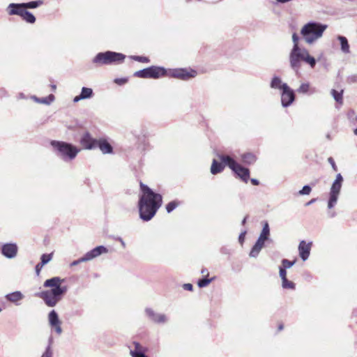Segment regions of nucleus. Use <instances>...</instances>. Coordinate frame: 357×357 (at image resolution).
Here are the masks:
<instances>
[{
    "mask_svg": "<svg viewBox=\"0 0 357 357\" xmlns=\"http://www.w3.org/2000/svg\"><path fill=\"white\" fill-rule=\"evenodd\" d=\"M44 3L43 0L31 1L26 3H17V7L26 9H34L41 6Z\"/></svg>",
    "mask_w": 357,
    "mask_h": 357,
    "instance_id": "obj_19",
    "label": "nucleus"
},
{
    "mask_svg": "<svg viewBox=\"0 0 357 357\" xmlns=\"http://www.w3.org/2000/svg\"><path fill=\"white\" fill-rule=\"evenodd\" d=\"M284 85L288 84L287 83H283L281 78L278 76H273L270 83L271 89H280L281 91L284 90Z\"/></svg>",
    "mask_w": 357,
    "mask_h": 357,
    "instance_id": "obj_21",
    "label": "nucleus"
},
{
    "mask_svg": "<svg viewBox=\"0 0 357 357\" xmlns=\"http://www.w3.org/2000/svg\"><path fill=\"white\" fill-rule=\"evenodd\" d=\"M266 241H267V239L259 236L258 239L257 240V242L264 244Z\"/></svg>",
    "mask_w": 357,
    "mask_h": 357,
    "instance_id": "obj_56",
    "label": "nucleus"
},
{
    "mask_svg": "<svg viewBox=\"0 0 357 357\" xmlns=\"http://www.w3.org/2000/svg\"><path fill=\"white\" fill-rule=\"evenodd\" d=\"M225 165H225L222 161L221 162H219L214 159L211 167V173L215 175L222 172L224 170Z\"/></svg>",
    "mask_w": 357,
    "mask_h": 357,
    "instance_id": "obj_22",
    "label": "nucleus"
},
{
    "mask_svg": "<svg viewBox=\"0 0 357 357\" xmlns=\"http://www.w3.org/2000/svg\"><path fill=\"white\" fill-rule=\"evenodd\" d=\"M310 90L309 83H302L299 88L297 89V92L299 93H307Z\"/></svg>",
    "mask_w": 357,
    "mask_h": 357,
    "instance_id": "obj_39",
    "label": "nucleus"
},
{
    "mask_svg": "<svg viewBox=\"0 0 357 357\" xmlns=\"http://www.w3.org/2000/svg\"><path fill=\"white\" fill-rule=\"evenodd\" d=\"M326 138L328 139V140H331L332 139V137H331V135L330 133H327L326 135Z\"/></svg>",
    "mask_w": 357,
    "mask_h": 357,
    "instance_id": "obj_63",
    "label": "nucleus"
},
{
    "mask_svg": "<svg viewBox=\"0 0 357 357\" xmlns=\"http://www.w3.org/2000/svg\"><path fill=\"white\" fill-rule=\"evenodd\" d=\"M63 280L59 277H53L44 282V287H51L50 290L41 291L38 296L50 307H55L63 298L68 291L66 286H61Z\"/></svg>",
    "mask_w": 357,
    "mask_h": 357,
    "instance_id": "obj_2",
    "label": "nucleus"
},
{
    "mask_svg": "<svg viewBox=\"0 0 357 357\" xmlns=\"http://www.w3.org/2000/svg\"><path fill=\"white\" fill-rule=\"evenodd\" d=\"M282 263V265L280 266H282V268H285V269H287V268H290L291 266H293L295 264V261H289V259H283L281 261Z\"/></svg>",
    "mask_w": 357,
    "mask_h": 357,
    "instance_id": "obj_41",
    "label": "nucleus"
},
{
    "mask_svg": "<svg viewBox=\"0 0 357 357\" xmlns=\"http://www.w3.org/2000/svg\"><path fill=\"white\" fill-rule=\"evenodd\" d=\"M213 278H207L206 277H204L198 280L197 285L200 288L205 287L208 285L213 280Z\"/></svg>",
    "mask_w": 357,
    "mask_h": 357,
    "instance_id": "obj_35",
    "label": "nucleus"
},
{
    "mask_svg": "<svg viewBox=\"0 0 357 357\" xmlns=\"http://www.w3.org/2000/svg\"><path fill=\"white\" fill-rule=\"evenodd\" d=\"M51 88H52V90L53 91H54L56 90V86L55 84H52L51 85Z\"/></svg>",
    "mask_w": 357,
    "mask_h": 357,
    "instance_id": "obj_64",
    "label": "nucleus"
},
{
    "mask_svg": "<svg viewBox=\"0 0 357 357\" xmlns=\"http://www.w3.org/2000/svg\"><path fill=\"white\" fill-rule=\"evenodd\" d=\"M53 352L52 349L50 347H47L45 351L43 352L40 357H52Z\"/></svg>",
    "mask_w": 357,
    "mask_h": 357,
    "instance_id": "obj_44",
    "label": "nucleus"
},
{
    "mask_svg": "<svg viewBox=\"0 0 357 357\" xmlns=\"http://www.w3.org/2000/svg\"><path fill=\"white\" fill-rule=\"evenodd\" d=\"M247 231L245 230L243 231L240 234H239V236H238V241L239 243L243 245V243H244V241H245V234H246Z\"/></svg>",
    "mask_w": 357,
    "mask_h": 357,
    "instance_id": "obj_49",
    "label": "nucleus"
},
{
    "mask_svg": "<svg viewBox=\"0 0 357 357\" xmlns=\"http://www.w3.org/2000/svg\"><path fill=\"white\" fill-rule=\"evenodd\" d=\"M312 242L306 243L305 241L303 240L299 243L298 245V252L299 256L303 261H305L310 255Z\"/></svg>",
    "mask_w": 357,
    "mask_h": 357,
    "instance_id": "obj_16",
    "label": "nucleus"
},
{
    "mask_svg": "<svg viewBox=\"0 0 357 357\" xmlns=\"http://www.w3.org/2000/svg\"><path fill=\"white\" fill-rule=\"evenodd\" d=\"M52 257H53V253H50V254H43L40 257V264L41 265H46L47 263H49L52 259Z\"/></svg>",
    "mask_w": 357,
    "mask_h": 357,
    "instance_id": "obj_36",
    "label": "nucleus"
},
{
    "mask_svg": "<svg viewBox=\"0 0 357 357\" xmlns=\"http://www.w3.org/2000/svg\"><path fill=\"white\" fill-rule=\"evenodd\" d=\"M98 139L93 138L89 132L83 133L79 139V144L86 150H93L97 148Z\"/></svg>",
    "mask_w": 357,
    "mask_h": 357,
    "instance_id": "obj_13",
    "label": "nucleus"
},
{
    "mask_svg": "<svg viewBox=\"0 0 357 357\" xmlns=\"http://www.w3.org/2000/svg\"><path fill=\"white\" fill-rule=\"evenodd\" d=\"M50 144L56 155L66 162L74 160L81 150L73 144L63 141L52 140Z\"/></svg>",
    "mask_w": 357,
    "mask_h": 357,
    "instance_id": "obj_5",
    "label": "nucleus"
},
{
    "mask_svg": "<svg viewBox=\"0 0 357 357\" xmlns=\"http://www.w3.org/2000/svg\"><path fill=\"white\" fill-rule=\"evenodd\" d=\"M264 246V244L260 243L256 241V243L252 246V248L250 252V254H249L250 257H254V258L257 257L259 255L260 251L261 250V249L263 248Z\"/></svg>",
    "mask_w": 357,
    "mask_h": 357,
    "instance_id": "obj_29",
    "label": "nucleus"
},
{
    "mask_svg": "<svg viewBox=\"0 0 357 357\" xmlns=\"http://www.w3.org/2000/svg\"><path fill=\"white\" fill-rule=\"evenodd\" d=\"M347 117L351 123H357V114L353 109H351L347 113Z\"/></svg>",
    "mask_w": 357,
    "mask_h": 357,
    "instance_id": "obj_40",
    "label": "nucleus"
},
{
    "mask_svg": "<svg viewBox=\"0 0 357 357\" xmlns=\"http://www.w3.org/2000/svg\"><path fill=\"white\" fill-rule=\"evenodd\" d=\"M82 98L85 99H89L93 96V91L91 88L89 87H82L80 93Z\"/></svg>",
    "mask_w": 357,
    "mask_h": 357,
    "instance_id": "obj_30",
    "label": "nucleus"
},
{
    "mask_svg": "<svg viewBox=\"0 0 357 357\" xmlns=\"http://www.w3.org/2000/svg\"><path fill=\"white\" fill-rule=\"evenodd\" d=\"M97 148H99L102 154H112L114 153L113 146L105 138L98 139Z\"/></svg>",
    "mask_w": 357,
    "mask_h": 357,
    "instance_id": "obj_18",
    "label": "nucleus"
},
{
    "mask_svg": "<svg viewBox=\"0 0 357 357\" xmlns=\"http://www.w3.org/2000/svg\"><path fill=\"white\" fill-rule=\"evenodd\" d=\"M167 75V70L162 66H151L150 67L137 70L133 76L144 79H159Z\"/></svg>",
    "mask_w": 357,
    "mask_h": 357,
    "instance_id": "obj_8",
    "label": "nucleus"
},
{
    "mask_svg": "<svg viewBox=\"0 0 357 357\" xmlns=\"http://www.w3.org/2000/svg\"><path fill=\"white\" fill-rule=\"evenodd\" d=\"M117 240L121 243L123 248H126V243L124 242L122 238L119 237Z\"/></svg>",
    "mask_w": 357,
    "mask_h": 357,
    "instance_id": "obj_57",
    "label": "nucleus"
},
{
    "mask_svg": "<svg viewBox=\"0 0 357 357\" xmlns=\"http://www.w3.org/2000/svg\"><path fill=\"white\" fill-rule=\"evenodd\" d=\"M51 327L54 329V331H56V333L58 335H61V334L62 328H61V324H55V325H54V326H52Z\"/></svg>",
    "mask_w": 357,
    "mask_h": 357,
    "instance_id": "obj_48",
    "label": "nucleus"
},
{
    "mask_svg": "<svg viewBox=\"0 0 357 357\" xmlns=\"http://www.w3.org/2000/svg\"><path fill=\"white\" fill-rule=\"evenodd\" d=\"M31 99L37 103L49 105L54 100L55 97L53 94H50L48 96L45 98H38L36 96H32Z\"/></svg>",
    "mask_w": 357,
    "mask_h": 357,
    "instance_id": "obj_23",
    "label": "nucleus"
},
{
    "mask_svg": "<svg viewBox=\"0 0 357 357\" xmlns=\"http://www.w3.org/2000/svg\"><path fill=\"white\" fill-rule=\"evenodd\" d=\"M295 93L288 85L284 86V90L281 93V104L283 107L290 106L295 100Z\"/></svg>",
    "mask_w": 357,
    "mask_h": 357,
    "instance_id": "obj_14",
    "label": "nucleus"
},
{
    "mask_svg": "<svg viewBox=\"0 0 357 357\" xmlns=\"http://www.w3.org/2000/svg\"><path fill=\"white\" fill-rule=\"evenodd\" d=\"M259 236L265 238L267 240L269 239L270 228H269V225L267 222H264V223L263 225L262 230H261Z\"/></svg>",
    "mask_w": 357,
    "mask_h": 357,
    "instance_id": "obj_31",
    "label": "nucleus"
},
{
    "mask_svg": "<svg viewBox=\"0 0 357 357\" xmlns=\"http://www.w3.org/2000/svg\"><path fill=\"white\" fill-rule=\"evenodd\" d=\"M108 252V249L104 245H98L90 251L87 252L84 257L86 259L87 261L93 259L102 254H106Z\"/></svg>",
    "mask_w": 357,
    "mask_h": 357,
    "instance_id": "obj_17",
    "label": "nucleus"
},
{
    "mask_svg": "<svg viewBox=\"0 0 357 357\" xmlns=\"http://www.w3.org/2000/svg\"><path fill=\"white\" fill-rule=\"evenodd\" d=\"M44 266L41 265L40 263H38L36 264L35 267L36 274L38 276L40 275V273L41 271V269L43 268Z\"/></svg>",
    "mask_w": 357,
    "mask_h": 357,
    "instance_id": "obj_52",
    "label": "nucleus"
},
{
    "mask_svg": "<svg viewBox=\"0 0 357 357\" xmlns=\"http://www.w3.org/2000/svg\"><path fill=\"white\" fill-rule=\"evenodd\" d=\"M316 200H317L316 199H311V200H310L308 202H307V203L305 204V205H306V206H309V205H310V204H312L314 203V202H316Z\"/></svg>",
    "mask_w": 357,
    "mask_h": 357,
    "instance_id": "obj_61",
    "label": "nucleus"
},
{
    "mask_svg": "<svg viewBox=\"0 0 357 357\" xmlns=\"http://www.w3.org/2000/svg\"><path fill=\"white\" fill-rule=\"evenodd\" d=\"M241 159L243 163L252 165L255 162L257 158L255 154L252 153H245L241 155Z\"/></svg>",
    "mask_w": 357,
    "mask_h": 357,
    "instance_id": "obj_26",
    "label": "nucleus"
},
{
    "mask_svg": "<svg viewBox=\"0 0 357 357\" xmlns=\"http://www.w3.org/2000/svg\"><path fill=\"white\" fill-rule=\"evenodd\" d=\"M264 246V244L260 243L256 241V243L252 246V248L250 252V254H249L250 257H254V258L257 257L259 255L260 251L261 250V249L263 248Z\"/></svg>",
    "mask_w": 357,
    "mask_h": 357,
    "instance_id": "obj_28",
    "label": "nucleus"
},
{
    "mask_svg": "<svg viewBox=\"0 0 357 357\" xmlns=\"http://www.w3.org/2000/svg\"><path fill=\"white\" fill-rule=\"evenodd\" d=\"M180 205V202L177 200H173L170 202H169L166 205V211L168 213H172L176 207H178Z\"/></svg>",
    "mask_w": 357,
    "mask_h": 357,
    "instance_id": "obj_33",
    "label": "nucleus"
},
{
    "mask_svg": "<svg viewBox=\"0 0 357 357\" xmlns=\"http://www.w3.org/2000/svg\"><path fill=\"white\" fill-rule=\"evenodd\" d=\"M250 182L253 185H258L259 184V181L257 178H251Z\"/></svg>",
    "mask_w": 357,
    "mask_h": 357,
    "instance_id": "obj_55",
    "label": "nucleus"
},
{
    "mask_svg": "<svg viewBox=\"0 0 357 357\" xmlns=\"http://www.w3.org/2000/svg\"><path fill=\"white\" fill-rule=\"evenodd\" d=\"M126 59V55L116 52L106 51L98 53L92 60L93 63L97 66L121 63Z\"/></svg>",
    "mask_w": 357,
    "mask_h": 357,
    "instance_id": "obj_6",
    "label": "nucleus"
},
{
    "mask_svg": "<svg viewBox=\"0 0 357 357\" xmlns=\"http://www.w3.org/2000/svg\"><path fill=\"white\" fill-rule=\"evenodd\" d=\"M17 3H10L6 7V12L8 15H18L22 20L29 24H34L36 18L34 15L26 8H21L17 7Z\"/></svg>",
    "mask_w": 357,
    "mask_h": 357,
    "instance_id": "obj_9",
    "label": "nucleus"
},
{
    "mask_svg": "<svg viewBox=\"0 0 357 357\" xmlns=\"http://www.w3.org/2000/svg\"><path fill=\"white\" fill-rule=\"evenodd\" d=\"M183 288L187 291H192L193 285L190 283H186L183 285Z\"/></svg>",
    "mask_w": 357,
    "mask_h": 357,
    "instance_id": "obj_53",
    "label": "nucleus"
},
{
    "mask_svg": "<svg viewBox=\"0 0 357 357\" xmlns=\"http://www.w3.org/2000/svg\"><path fill=\"white\" fill-rule=\"evenodd\" d=\"M48 321H49L50 326H52L57 324H61V322L59 318V315L54 310H52L49 312Z\"/></svg>",
    "mask_w": 357,
    "mask_h": 357,
    "instance_id": "obj_25",
    "label": "nucleus"
},
{
    "mask_svg": "<svg viewBox=\"0 0 357 357\" xmlns=\"http://www.w3.org/2000/svg\"><path fill=\"white\" fill-rule=\"evenodd\" d=\"M220 160L226 166H228L242 181L248 183L250 179V170L248 168L244 167L238 164L234 158L227 155H219Z\"/></svg>",
    "mask_w": 357,
    "mask_h": 357,
    "instance_id": "obj_7",
    "label": "nucleus"
},
{
    "mask_svg": "<svg viewBox=\"0 0 357 357\" xmlns=\"http://www.w3.org/2000/svg\"><path fill=\"white\" fill-rule=\"evenodd\" d=\"M23 297V294L19 291H16L6 295V300L13 303L21 301Z\"/></svg>",
    "mask_w": 357,
    "mask_h": 357,
    "instance_id": "obj_24",
    "label": "nucleus"
},
{
    "mask_svg": "<svg viewBox=\"0 0 357 357\" xmlns=\"http://www.w3.org/2000/svg\"><path fill=\"white\" fill-rule=\"evenodd\" d=\"M128 81V79L126 77H121V78H116L114 82L115 84L118 85H123Z\"/></svg>",
    "mask_w": 357,
    "mask_h": 357,
    "instance_id": "obj_43",
    "label": "nucleus"
},
{
    "mask_svg": "<svg viewBox=\"0 0 357 357\" xmlns=\"http://www.w3.org/2000/svg\"><path fill=\"white\" fill-rule=\"evenodd\" d=\"M275 1L278 3H286L291 1L292 0H275Z\"/></svg>",
    "mask_w": 357,
    "mask_h": 357,
    "instance_id": "obj_58",
    "label": "nucleus"
},
{
    "mask_svg": "<svg viewBox=\"0 0 357 357\" xmlns=\"http://www.w3.org/2000/svg\"><path fill=\"white\" fill-rule=\"evenodd\" d=\"M328 26L317 22H309L301 30L304 40L307 44H312L320 38Z\"/></svg>",
    "mask_w": 357,
    "mask_h": 357,
    "instance_id": "obj_4",
    "label": "nucleus"
},
{
    "mask_svg": "<svg viewBox=\"0 0 357 357\" xmlns=\"http://www.w3.org/2000/svg\"><path fill=\"white\" fill-rule=\"evenodd\" d=\"M144 312L149 319L154 324H165L169 320L166 314L162 313H158L151 307H146Z\"/></svg>",
    "mask_w": 357,
    "mask_h": 357,
    "instance_id": "obj_12",
    "label": "nucleus"
},
{
    "mask_svg": "<svg viewBox=\"0 0 357 357\" xmlns=\"http://www.w3.org/2000/svg\"><path fill=\"white\" fill-rule=\"evenodd\" d=\"M132 357H149L146 352H134V354H130Z\"/></svg>",
    "mask_w": 357,
    "mask_h": 357,
    "instance_id": "obj_51",
    "label": "nucleus"
},
{
    "mask_svg": "<svg viewBox=\"0 0 357 357\" xmlns=\"http://www.w3.org/2000/svg\"><path fill=\"white\" fill-rule=\"evenodd\" d=\"M142 194L138 201L139 218L144 222L151 220L156 214L162 204V197L155 192L142 181L139 183Z\"/></svg>",
    "mask_w": 357,
    "mask_h": 357,
    "instance_id": "obj_1",
    "label": "nucleus"
},
{
    "mask_svg": "<svg viewBox=\"0 0 357 357\" xmlns=\"http://www.w3.org/2000/svg\"><path fill=\"white\" fill-rule=\"evenodd\" d=\"M343 181L344 179L341 174H337L330 189L329 199L328 202V208L329 209L333 208L337 202Z\"/></svg>",
    "mask_w": 357,
    "mask_h": 357,
    "instance_id": "obj_10",
    "label": "nucleus"
},
{
    "mask_svg": "<svg viewBox=\"0 0 357 357\" xmlns=\"http://www.w3.org/2000/svg\"><path fill=\"white\" fill-rule=\"evenodd\" d=\"M312 191V187L310 185H305L298 191L300 195H308Z\"/></svg>",
    "mask_w": 357,
    "mask_h": 357,
    "instance_id": "obj_42",
    "label": "nucleus"
},
{
    "mask_svg": "<svg viewBox=\"0 0 357 357\" xmlns=\"http://www.w3.org/2000/svg\"><path fill=\"white\" fill-rule=\"evenodd\" d=\"M134 349H131L130 354H134V352H146V349L142 347L138 342H133Z\"/></svg>",
    "mask_w": 357,
    "mask_h": 357,
    "instance_id": "obj_37",
    "label": "nucleus"
},
{
    "mask_svg": "<svg viewBox=\"0 0 357 357\" xmlns=\"http://www.w3.org/2000/svg\"><path fill=\"white\" fill-rule=\"evenodd\" d=\"M201 273L207 276L208 275V271L206 268H202Z\"/></svg>",
    "mask_w": 357,
    "mask_h": 357,
    "instance_id": "obj_60",
    "label": "nucleus"
},
{
    "mask_svg": "<svg viewBox=\"0 0 357 357\" xmlns=\"http://www.w3.org/2000/svg\"><path fill=\"white\" fill-rule=\"evenodd\" d=\"M264 246V244L260 243L256 241V243L252 246V248L250 252V254H249L250 257H254V258L257 257L259 255L260 251L261 250V249L263 248Z\"/></svg>",
    "mask_w": 357,
    "mask_h": 357,
    "instance_id": "obj_27",
    "label": "nucleus"
},
{
    "mask_svg": "<svg viewBox=\"0 0 357 357\" xmlns=\"http://www.w3.org/2000/svg\"><path fill=\"white\" fill-rule=\"evenodd\" d=\"M328 162L331 164L333 169L334 171L337 172V165H336V164L335 162L334 159L332 157H329L328 158Z\"/></svg>",
    "mask_w": 357,
    "mask_h": 357,
    "instance_id": "obj_47",
    "label": "nucleus"
},
{
    "mask_svg": "<svg viewBox=\"0 0 357 357\" xmlns=\"http://www.w3.org/2000/svg\"><path fill=\"white\" fill-rule=\"evenodd\" d=\"M82 100H84L82 96H81V94L75 96L74 98H73V102L76 103V102H78L79 101Z\"/></svg>",
    "mask_w": 357,
    "mask_h": 357,
    "instance_id": "obj_54",
    "label": "nucleus"
},
{
    "mask_svg": "<svg viewBox=\"0 0 357 357\" xmlns=\"http://www.w3.org/2000/svg\"><path fill=\"white\" fill-rule=\"evenodd\" d=\"M130 59L134 61H136L138 62H142V63H147L150 62L149 58L147 56H130Z\"/></svg>",
    "mask_w": 357,
    "mask_h": 357,
    "instance_id": "obj_38",
    "label": "nucleus"
},
{
    "mask_svg": "<svg viewBox=\"0 0 357 357\" xmlns=\"http://www.w3.org/2000/svg\"><path fill=\"white\" fill-rule=\"evenodd\" d=\"M347 82L349 84L356 83L357 82V75H352L349 76L347 78Z\"/></svg>",
    "mask_w": 357,
    "mask_h": 357,
    "instance_id": "obj_50",
    "label": "nucleus"
},
{
    "mask_svg": "<svg viewBox=\"0 0 357 357\" xmlns=\"http://www.w3.org/2000/svg\"><path fill=\"white\" fill-rule=\"evenodd\" d=\"M293 47L289 53V64L291 68L298 73L301 66V62L303 61L308 64L310 68H314L317 63V60L311 56L308 50L302 48L298 45L299 36L296 33L292 34Z\"/></svg>",
    "mask_w": 357,
    "mask_h": 357,
    "instance_id": "obj_3",
    "label": "nucleus"
},
{
    "mask_svg": "<svg viewBox=\"0 0 357 357\" xmlns=\"http://www.w3.org/2000/svg\"><path fill=\"white\" fill-rule=\"evenodd\" d=\"M87 261L86 259L85 258L84 255L83 257H82L81 258L77 259V260H75L73 261L71 264H70V266H77L79 264L82 263V262H86Z\"/></svg>",
    "mask_w": 357,
    "mask_h": 357,
    "instance_id": "obj_45",
    "label": "nucleus"
},
{
    "mask_svg": "<svg viewBox=\"0 0 357 357\" xmlns=\"http://www.w3.org/2000/svg\"><path fill=\"white\" fill-rule=\"evenodd\" d=\"M18 248L17 244L8 243L1 246V254L8 259H13L16 257Z\"/></svg>",
    "mask_w": 357,
    "mask_h": 357,
    "instance_id": "obj_15",
    "label": "nucleus"
},
{
    "mask_svg": "<svg viewBox=\"0 0 357 357\" xmlns=\"http://www.w3.org/2000/svg\"><path fill=\"white\" fill-rule=\"evenodd\" d=\"M197 74V71L192 69L175 68L167 70V76L186 81L195 77Z\"/></svg>",
    "mask_w": 357,
    "mask_h": 357,
    "instance_id": "obj_11",
    "label": "nucleus"
},
{
    "mask_svg": "<svg viewBox=\"0 0 357 357\" xmlns=\"http://www.w3.org/2000/svg\"><path fill=\"white\" fill-rule=\"evenodd\" d=\"M331 95L337 102H342L343 91H337L335 89H332L331 91Z\"/></svg>",
    "mask_w": 357,
    "mask_h": 357,
    "instance_id": "obj_34",
    "label": "nucleus"
},
{
    "mask_svg": "<svg viewBox=\"0 0 357 357\" xmlns=\"http://www.w3.org/2000/svg\"><path fill=\"white\" fill-rule=\"evenodd\" d=\"M52 343H53V338H52V337H50L49 340H48V345H47V347H50V348L51 349Z\"/></svg>",
    "mask_w": 357,
    "mask_h": 357,
    "instance_id": "obj_59",
    "label": "nucleus"
},
{
    "mask_svg": "<svg viewBox=\"0 0 357 357\" xmlns=\"http://www.w3.org/2000/svg\"><path fill=\"white\" fill-rule=\"evenodd\" d=\"M279 275L281 280H284V278H287V269L282 268V266H279Z\"/></svg>",
    "mask_w": 357,
    "mask_h": 357,
    "instance_id": "obj_46",
    "label": "nucleus"
},
{
    "mask_svg": "<svg viewBox=\"0 0 357 357\" xmlns=\"http://www.w3.org/2000/svg\"><path fill=\"white\" fill-rule=\"evenodd\" d=\"M282 287L283 289H295L296 288V284L289 280L287 278H284V280H282Z\"/></svg>",
    "mask_w": 357,
    "mask_h": 357,
    "instance_id": "obj_32",
    "label": "nucleus"
},
{
    "mask_svg": "<svg viewBox=\"0 0 357 357\" xmlns=\"http://www.w3.org/2000/svg\"><path fill=\"white\" fill-rule=\"evenodd\" d=\"M247 218H248V215H246V216L243 219V220L241 221V225H244L246 223Z\"/></svg>",
    "mask_w": 357,
    "mask_h": 357,
    "instance_id": "obj_62",
    "label": "nucleus"
},
{
    "mask_svg": "<svg viewBox=\"0 0 357 357\" xmlns=\"http://www.w3.org/2000/svg\"><path fill=\"white\" fill-rule=\"evenodd\" d=\"M337 39L340 42L341 51L344 54H349L350 53V46H349L347 38L344 36L338 35L337 36Z\"/></svg>",
    "mask_w": 357,
    "mask_h": 357,
    "instance_id": "obj_20",
    "label": "nucleus"
}]
</instances>
